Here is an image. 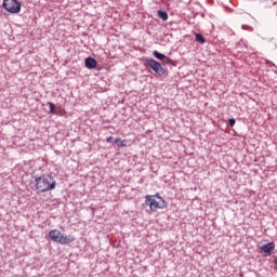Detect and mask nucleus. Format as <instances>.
I'll use <instances>...</instances> for the list:
<instances>
[{
	"label": "nucleus",
	"instance_id": "obj_6",
	"mask_svg": "<svg viewBox=\"0 0 277 277\" xmlns=\"http://www.w3.org/2000/svg\"><path fill=\"white\" fill-rule=\"evenodd\" d=\"M275 249H276V245L274 242H268L260 247V250L265 254H272V252H274Z\"/></svg>",
	"mask_w": 277,
	"mask_h": 277
},
{
	"label": "nucleus",
	"instance_id": "obj_5",
	"mask_svg": "<svg viewBox=\"0 0 277 277\" xmlns=\"http://www.w3.org/2000/svg\"><path fill=\"white\" fill-rule=\"evenodd\" d=\"M147 66L151 68V70H154L156 75H159V77H163V75H166V69L163 68V66H161V63L155 60H148Z\"/></svg>",
	"mask_w": 277,
	"mask_h": 277
},
{
	"label": "nucleus",
	"instance_id": "obj_8",
	"mask_svg": "<svg viewBox=\"0 0 277 277\" xmlns=\"http://www.w3.org/2000/svg\"><path fill=\"white\" fill-rule=\"evenodd\" d=\"M115 143L117 144V146L119 147H126L129 144L128 140H122V138H116Z\"/></svg>",
	"mask_w": 277,
	"mask_h": 277
},
{
	"label": "nucleus",
	"instance_id": "obj_13",
	"mask_svg": "<svg viewBox=\"0 0 277 277\" xmlns=\"http://www.w3.org/2000/svg\"><path fill=\"white\" fill-rule=\"evenodd\" d=\"M236 122L235 119H229V127H235Z\"/></svg>",
	"mask_w": 277,
	"mask_h": 277
},
{
	"label": "nucleus",
	"instance_id": "obj_2",
	"mask_svg": "<svg viewBox=\"0 0 277 277\" xmlns=\"http://www.w3.org/2000/svg\"><path fill=\"white\" fill-rule=\"evenodd\" d=\"M49 237L51 241L61 243V246H70V243H74L75 241V236L63 234L60 229H51L49 232Z\"/></svg>",
	"mask_w": 277,
	"mask_h": 277
},
{
	"label": "nucleus",
	"instance_id": "obj_14",
	"mask_svg": "<svg viewBox=\"0 0 277 277\" xmlns=\"http://www.w3.org/2000/svg\"><path fill=\"white\" fill-rule=\"evenodd\" d=\"M113 140H114V137L109 136L106 138V142H108V144H109V143H111Z\"/></svg>",
	"mask_w": 277,
	"mask_h": 277
},
{
	"label": "nucleus",
	"instance_id": "obj_9",
	"mask_svg": "<svg viewBox=\"0 0 277 277\" xmlns=\"http://www.w3.org/2000/svg\"><path fill=\"white\" fill-rule=\"evenodd\" d=\"M195 39H196V42H199L200 44H205V42H207V39H205V36L198 32L195 34Z\"/></svg>",
	"mask_w": 277,
	"mask_h": 277
},
{
	"label": "nucleus",
	"instance_id": "obj_10",
	"mask_svg": "<svg viewBox=\"0 0 277 277\" xmlns=\"http://www.w3.org/2000/svg\"><path fill=\"white\" fill-rule=\"evenodd\" d=\"M48 105L50 107V114L57 115V108L55 107V104H53V102H48Z\"/></svg>",
	"mask_w": 277,
	"mask_h": 277
},
{
	"label": "nucleus",
	"instance_id": "obj_12",
	"mask_svg": "<svg viewBox=\"0 0 277 277\" xmlns=\"http://www.w3.org/2000/svg\"><path fill=\"white\" fill-rule=\"evenodd\" d=\"M153 55H154V57H157V60H166V55L161 54V53H159L157 51H154Z\"/></svg>",
	"mask_w": 277,
	"mask_h": 277
},
{
	"label": "nucleus",
	"instance_id": "obj_4",
	"mask_svg": "<svg viewBox=\"0 0 277 277\" xmlns=\"http://www.w3.org/2000/svg\"><path fill=\"white\" fill-rule=\"evenodd\" d=\"M145 205L149 207L150 211H157L158 209H166V201L159 197V201L150 196H146Z\"/></svg>",
	"mask_w": 277,
	"mask_h": 277
},
{
	"label": "nucleus",
	"instance_id": "obj_3",
	"mask_svg": "<svg viewBox=\"0 0 277 277\" xmlns=\"http://www.w3.org/2000/svg\"><path fill=\"white\" fill-rule=\"evenodd\" d=\"M2 8L10 14H19L22 4L17 0H3Z\"/></svg>",
	"mask_w": 277,
	"mask_h": 277
},
{
	"label": "nucleus",
	"instance_id": "obj_11",
	"mask_svg": "<svg viewBox=\"0 0 277 277\" xmlns=\"http://www.w3.org/2000/svg\"><path fill=\"white\" fill-rule=\"evenodd\" d=\"M158 16L159 18H161L162 21H168V13L166 11H158Z\"/></svg>",
	"mask_w": 277,
	"mask_h": 277
},
{
	"label": "nucleus",
	"instance_id": "obj_7",
	"mask_svg": "<svg viewBox=\"0 0 277 277\" xmlns=\"http://www.w3.org/2000/svg\"><path fill=\"white\" fill-rule=\"evenodd\" d=\"M85 67L89 68V70H94V68H96L97 63L96 60L94 57H87L84 61Z\"/></svg>",
	"mask_w": 277,
	"mask_h": 277
},
{
	"label": "nucleus",
	"instance_id": "obj_1",
	"mask_svg": "<svg viewBox=\"0 0 277 277\" xmlns=\"http://www.w3.org/2000/svg\"><path fill=\"white\" fill-rule=\"evenodd\" d=\"M56 185L57 182H55V179L50 174H43L35 179V187L39 193L51 192Z\"/></svg>",
	"mask_w": 277,
	"mask_h": 277
}]
</instances>
